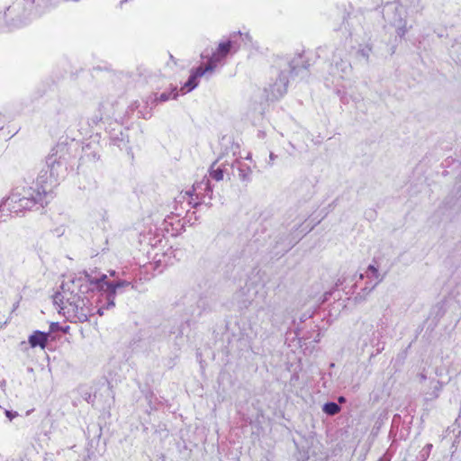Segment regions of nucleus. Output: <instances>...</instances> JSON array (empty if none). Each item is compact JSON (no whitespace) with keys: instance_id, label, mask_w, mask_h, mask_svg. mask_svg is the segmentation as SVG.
Masks as SVG:
<instances>
[{"instance_id":"nucleus-8","label":"nucleus","mask_w":461,"mask_h":461,"mask_svg":"<svg viewBox=\"0 0 461 461\" xmlns=\"http://www.w3.org/2000/svg\"><path fill=\"white\" fill-rule=\"evenodd\" d=\"M232 43L230 41L226 42H221L219 44L217 50L212 53V57L208 60L207 65L205 66L210 73H212L213 70L222 62V60L230 51Z\"/></svg>"},{"instance_id":"nucleus-21","label":"nucleus","mask_w":461,"mask_h":461,"mask_svg":"<svg viewBox=\"0 0 461 461\" xmlns=\"http://www.w3.org/2000/svg\"><path fill=\"white\" fill-rule=\"evenodd\" d=\"M276 156L271 152L269 155V161H268L269 166H272L274 164V160L276 159Z\"/></svg>"},{"instance_id":"nucleus-28","label":"nucleus","mask_w":461,"mask_h":461,"mask_svg":"<svg viewBox=\"0 0 461 461\" xmlns=\"http://www.w3.org/2000/svg\"><path fill=\"white\" fill-rule=\"evenodd\" d=\"M204 185H205V187H206L207 189H209V188H210V187H209V183H208V181H207Z\"/></svg>"},{"instance_id":"nucleus-24","label":"nucleus","mask_w":461,"mask_h":461,"mask_svg":"<svg viewBox=\"0 0 461 461\" xmlns=\"http://www.w3.org/2000/svg\"><path fill=\"white\" fill-rule=\"evenodd\" d=\"M2 17H3V15H0V29L3 28L4 26H5L2 20Z\"/></svg>"},{"instance_id":"nucleus-7","label":"nucleus","mask_w":461,"mask_h":461,"mask_svg":"<svg viewBox=\"0 0 461 461\" xmlns=\"http://www.w3.org/2000/svg\"><path fill=\"white\" fill-rule=\"evenodd\" d=\"M274 74L277 76L276 81L270 84L268 88H266L267 95L268 99L276 100L282 97L287 89V75L285 72L274 71Z\"/></svg>"},{"instance_id":"nucleus-12","label":"nucleus","mask_w":461,"mask_h":461,"mask_svg":"<svg viewBox=\"0 0 461 461\" xmlns=\"http://www.w3.org/2000/svg\"><path fill=\"white\" fill-rule=\"evenodd\" d=\"M239 170V177L243 182H249L251 178L252 169L249 166L243 163L240 159H237L233 165Z\"/></svg>"},{"instance_id":"nucleus-5","label":"nucleus","mask_w":461,"mask_h":461,"mask_svg":"<svg viewBox=\"0 0 461 461\" xmlns=\"http://www.w3.org/2000/svg\"><path fill=\"white\" fill-rule=\"evenodd\" d=\"M405 11L399 3H392L385 5L384 9V18L397 28L399 36H403L406 32L405 22L403 19Z\"/></svg>"},{"instance_id":"nucleus-3","label":"nucleus","mask_w":461,"mask_h":461,"mask_svg":"<svg viewBox=\"0 0 461 461\" xmlns=\"http://www.w3.org/2000/svg\"><path fill=\"white\" fill-rule=\"evenodd\" d=\"M50 185H38L23 190V194H13L8 201L12 203L11 211L18 213L24 210H31L36 203H47V197L50 194Z\"/></svg>"},{"instance_id":"nucleus-6","label":"nucleus","mask_w":461,"mask_h":461,"mask_svg":"<svg viewBox=\"0 0 461 461\" xmlns=\"http://www.w3.org/2000/svg\"><path fill=\"white\" fill-rule=\"evenodd\" d=\"M360 279H366V286L362 289L365 295L370 294L384 278V274H381L378 267L371 264L367 267L364 274H360Z\"/></svg>"},{"instance_id":"nucleus-29","label":"nucleus","mask_w":461,"mask_h":461,"mask_svg":"<svg viewBox=\"0 0 461 461\" xmlns=\"http://www.w3.org/2000/svg\"><path fill=\"white\" fill-rule=\"evenodd\" d=\"M110 275H111V276H114V275H115V272H114V271H112V272L110 273Z\"/></svg>"},{"instance_id":"nucleus-13","label":"nucleus","mask_w":461,"mask_h":461,"mask_svg":"<svg viewBox=\"0 0 461 461\" xmlns=\"http://www.w3.org/2000/svg\"><path fill=\"white\" fill-rule=\"evenodd\" d=\"M227 167L225 164L218 165L217 162H214L210 168V176L216 181H221L223 179L224 172Z\"/></svg>"},{"instance_id":"nucleus-20","label":"nucleus","mask_w":461,"mask_h":461,"mask_svg":"<svg viewBox=\"0 0 461 461\" xmlns=\"http://www.w3.org/2000/svg\"><path fill=\"white\" fill-rule=\"evenodd\" d=\"M5 415L10 420H12L14 418L18 416V413L16 411L13 412L11 411H6Z\"/></svg>"},{"instance_id":"nucleus-4","label":"nucleus","mask_w":461,"mask_h":461,"mask_svg":"<svg viewBox=\"0 0 461 461\" xmlns=\"http://www.w3.org/2000/svg\"><path fill=\"white\" fill-rule=\"evenodd\" d=\"M34 0H15L4 13L2 20L7 27H18L32 16Z\"/></svg>"},{"instance_id":"nucleus-17","label":"nucleus","mask_w":461,"mask_h":461,"mask_svg":"<svg viewBox=\"0 0 461 461\" xmlns=\"http://www.w3.org/2000/svg\"><path fill=\"white\" fill-rule=\"evenodd\" d=\"M442 388V384L439 382H437V384L434 387V392L430 397H429V400L436 399L438 397V393Z\"/></svg>"},{"instance_id":"nucleus-11","label":"nucleus","mask_w":461,"mask_h":461,"mask_svg":"<svg viewBox=\"0 0 461 461\" xmlns=\"http://www.w3.org/2000/svg\"><path fill=\"white\" fill-rule=\"evenodd\" d=\"M48 341V335L44 332L36 330L29 337V343L32 348L41 347L44 348Z\"/></svg>"},{"instance_id":"nucleus-26","label":"nucleus","mask_w":461,"mask_h":461,"mask_svg":"<svg viewBox=\"0 0 461 461\" xmlns=\"http://www.w3.org/2000/svg\"><path fill=\"white\" fill-rule=\"evenodd\" d=\"M420 380H422V381L426 379V375H423V374H421V375H420Z\"/></svg>"},{"instance_id":"nucleus-16","label":"nucleus","mask_w":461,"mask_h":461,"mask_svg":"<svg viewBox=\"0 0 461 461\" xmlns=\"http://www.w3.org/2000/svg\"><path fill=\"white\" fill-rule=\"evenodd\" d=\"M92 217L98 221L100 220L103 222H105L107 220V212L104 209H100L96 213H93Z\"/></svg>"},{"instance_id":"nucleus-10","label":"nucleus","mask_w":461,"mask_h":461,"mask_svg":"<svg viewBox=\"0 0 461 461\" xmlns=\"http://www.w3.org/2000/svg\"><path fill=\"white\" fill-rule=\"evenodd\" d=\"M351 67L348 61L341 59L340 62L331 65L330 75L334 79H341L350 71Z\"/></svg>"},{"instance_id":"nucleus-2","label":"nucleus","mask_w":461,"mask_h":461,"mask_svg":"<svg viewBox=\"0 0 461 461\" xmlns=\"http://www.w3.org/2000/svg\"><path fill=\"white\" fill-rule=\"evenodd\" d=\"M68 149L65 144L55 146L46 158L48 171L41 172L36 179L38 185H49L50 190L67 171Z\"/></svg>"},{"instance_id":"nucleus-9","label":"nucleus","mask_w":461,"mask_h":461,"mask_svg":"<svg viewBox=\"0 0 461 461\" xmlns=\"http://www.w3.org/2000/svg\"><path fill=\"white\" fill-rule=\"evenodd\" d=\"M206 73H210L209 70L204 67L197 68L190 76L188 81L181 88L183 94L190 92L194 88H195L198 85V78L205 75Z\"/></svg>"},{"instance_id":"nucleus-14","label":"nucleus","mask_w":461,"mask_h":461,"mask_svg":"<svg viewBox=\"0 0 461 461\" xmlns=\"http://www.w3.org/2000/svg\"><path fill=\"white\" fill-rule=\"evenodd\" d=\"M322 411L328 415H335L340 411V407L336 402H327L323 405Z\"/></svg>"},{"instance_id":"nucleus-30","label":"nucleus","mask_w":461,"mask_h":461,"mask_svg":"<svg viewBox=\"0 0 461 461\" xmlns=\"http://www.w3.org/2000/svg\"><path fill=\"white\" fill-rule=\"evenodd\" d=\"M185 194L191 195L190 192H185Z\"/></svg>"},{"instance_id":"nucleus-1","label":"nucleus","mask_w":461,"mask_h":461,"mask_svg":"<svg viewBox=\"0 0 461 461\" xmlns=\"http://www.w3.org/2000/svg\"><path fill=\"white\" fill-rule=\"evenodd\" d=\"M106 275L93 278L83 273L76 276H68L62 281L60 290L53 296V303L59 313L62 314L70 322H85L93 313L95 291L105 294L107 300L106 309L114 307V299L120 288L129 286L130 282L120 280L115 283L105 281Z\"/></svg>"},{"instance_id":"nucleus-27","label":"nucleus","mask_w":461,"mask_h":461,"mask_svg":"<svg viewBox=\"0 0 461 461\" xmlns=\"http://www.w3.org/2000/svg\"><path fill=\"white\" fill-rule=\"evenodd\" d=\"M246 159H251V154L249 153L248 156L245 158Z\"/></svg>"},{"instance_id":"nucleus-15","label":"nucleus","mask_w":461,"mask_h":461,"mask_svg":"<svg viewBox=\"0 0 461 461\" xmlns=\"http://www.w3.org/2000/svg\"><path fill=\"white\" fill-rule=\"evenodd\" d=\"M176 96H177V92H176V88L175 87L169 93L164 92V93L160 94L159 96L156 98V100H158L160 102H166L170 99H176Z\"/></svg>"},{"instance_id":"nucleus-25","label":"nucleus","mask_w":461,"mask_h":461,"mask_svg":"<svg viewBox=\"0 0 461 461\" xmlns=\"http://www.w3.org/2000/svg\"><path fill=\"white\" fill-rule=\"evenodd\" d=\"M339 402H346V399H345L343 396H340V397L339 398Z\"/></svg>"},{"instance_id":"nucleus-23","label":"nucleus","mask_w":461,"mask_h":461,"mask_svg":"<svg viewBox=\"0 0 461 461\" xmlns=\"http://www.w3.org/2000/svg\"><path fill=\"white\" fill-rule=\"evenodd\" d=\"M58 5V1H55L54 3H50L49 5H47V7H52V6H55Z\"/></svg>"},{"instance_id":"nucleus-19","label":"nucleus","mask_w":461,"mask_h":461,"mask_svg":"<svg viewBox=\"0 0 461 461\" xmlns=\"http://www.w3.org/2000/svg\"><path fill=\"white\" fill-rule=\"evenodd\" d=\"M241 38H242V41L245 42V43H249V42H251L252 41V38L250 36L249 33L246 32V33H241L240 34Z\"/></svg>"},{"instance_id":"nucleus-22","label":"nucleus","mask_w":461,"mask_h":461,"mask_svg":"<svg viewBox=\"0 0 461 461\" xmlns=\"http://www.w3.org/2000/svg\"><path fill=\"white\" fill-rule=\"evenodd\" d=\"M104 308L103 306H100L97 309V313L102 316L104 314Z\"/></svg>"},{"instance_id":"nucleus-18","label":"nucleus","mask_w":461,"mask_h":461,"mask_svg":"<svg viewBox=\"0 0 461 461\" xmlns=\"http://www.w3.org/2000/svg\"><path fill=\"white\" fill-rule=\"evenodd\" d=\"M176 250H174L172 248L168 249L167 251L166 252L165 256L167 257L168 256V259L167 260H165V263L166 264H172L173 262L171 261V257L173 258H176Z\"/></svg>"}]
</instances>
